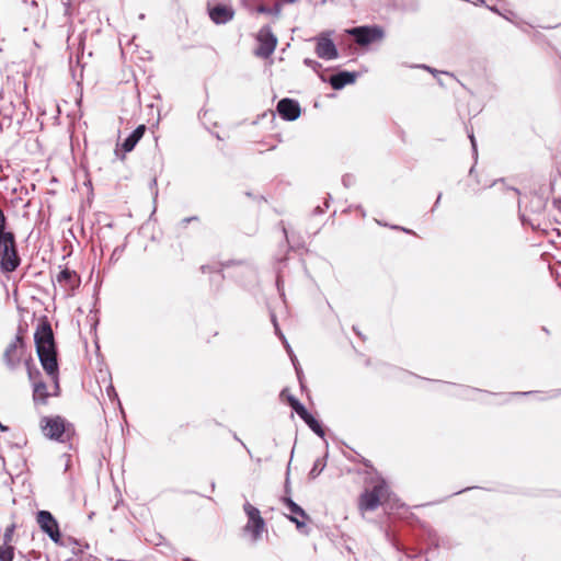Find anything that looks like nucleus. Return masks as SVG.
I'll return each instance as SVG.
<instances>
[{
  "mask_svg": "<svg viewBox=\"0 0 561 561\" xmlns=\"http://www.w3.org/2000/svg\"><path fill=\"white\" fill-rule=\"evenodd\" d=\"M37 355L44 370L55 380V387L58 389V362L57 351L54 340V333L50 324L45 321L34 334Z\"/></svg>",
  "mask_w": 561,
  "mask_h": 561,
  "instance_id": "f257e3e1",
  "label": "nucleus"
},
{
  "mask_svg": "<svg viewBox=\"0 0 561 561\" xmlns=\"http://www.w3.org/2000/svg\"><path fill=\"white\" fill-rule=\"evenodd\" d=\"M371 484V488L365 489L358 499V508L362 513L374 512L390 499V489L383 479L377 478Z\"/></svg>",
  "mask_w": 561,
  "mask_h": 561,
  "instance_id": "f03ea898",
  "label": "nucleus"
},
{
  "mask_svg": "<svg viewBox=\"0 0 561 561\" xmlns=\"http://www.w3.org/2000/svg\"><path fill=\"white\" fill-rule=\"evenodd\" d=\"M244 513L248 517V522L243 527V531L250 534L252 542H256L261 539L263 531L265 530V520L261 516L260 511L249 502L243 505Z\"/></svg>",
  "mask_w": 561,
  "mask_h": 561,
  "instance_id": "7ed1b4c3",
  "label": "nucleus"
},
{
  "mask_svg": "<svg viewBox=\"0 0 561 561\" xmlns=\"http://www.w3.org/2000/svg\"><path fill=\"white\" fill-rule=\"evenodd\" d=\"M207 11L215 24H226L234 16L231 0H209L207 2Z\"/></svg>",
  "mask_w": 561,
  "mask_h": 561,
  "instance_id": "20e7f679",
  "label": "nucleus"
},
{
  "mask_svg": "<svg viewBox=\"0 0 561 561\" xmlns=\"http://www.w3.org/2000/svg\"><path fill=\"white\" fill-rule=\"evenodd\" d=\"M347 33L360 46H367L383 37V31L378 26H357L347 30Z\"/></svg>",
  "mask_w": 561,
  "mask_h": 561,
  "instance_id": "39448f33",
  "label": "nucleus"
},
{
  "mask_svg": "<svg viewBox=\"0 0 561 561\" xmlns=\"http://www.w3.org/2000/svg\"><path fill=\"white\" fill-rule=\"evenodd\" d=\"M331 32H322L313 38L316 42V54L319 58L324 60H333L339 57V51L330 38Z\"/></svg>",
  "mask_w": 561,
  "mask_h": 561,
  "instance_id": "423d86ee",
  "label": "nucleus"
},
{
  "mask_svg": "<svg viewBox=\"0 0 561 561\" xmlns=\"http://www.w3.org/2000/svg\"><path fill=\"white\" fill-rule=\"evenodd\" d=\"M36 522L42 531H44L55 543H60L61 534L59 525L50 512L38 511Z\"/></svg>",
  "mask_w": 561,
  "mask_h": 561,
  "instance_id": "0eeeda50",
  "label": "nucleus"
},
{
  "mask_svg": "<svg viewBox=\"0 0 561 561\" xmlns=\"http://www.w3.org/2000/svg\"><path fill=\"white\" fill-rule=\"evenodd\" d=\"M24 348H25V345H24L23 337L19 333V334H16L14 340L7 346L4 354H3V360L10 369L13 370L19 366V364L24 355V351H25Z\"/></svg>",
  "mask_w": 561,
  "mask_h": 561,
  "instance_id": "6e6552de",
  "label": "nucleus"
},
{
  "mask_svg": "<svg viewBox=\"0 0 561 561\" xmlns=\"http://www.w3.org/2000/svg\"><path fill=\"white\" fill-rule=\"evenodd\" d=\"M257 41L259 47L255 49V55L261 58H268L276 48V36L270 27H262L259 32Z\"/></svg>",
  "mask_w": 561,
  "mask_h": 561,
  "instance_id": "1a4fd4ad",
  "label": "nucleus"
},
{
  "mask_svg": "<svg viewBox=\"0 0 561 561\" xmlns=\"http://www.w3.org/2000/svg\"><path fill=\"white\" fill-rule=\"evenodd\" d=\"M42 430L44 435L50 439L64 442L66 433V424L62 417H44L42 420Z\"/></svg>",
  "mask_w": 561,
  "mask_h": 561,
  "instance_id": "9d476101",
  "label": "nucleus"
},
{
  "mask_svg": "<svg viewBox=\"0 0 561 561\" xmlns=\"http://www.w3.org/2000/svg\"><path fill=\"white\" fill-rule=\"evenodd\" d=\"M277 113L284 121L293 122L296 121L300 114L301 108L299 103L293 99H282L278 101L276 106Z\"/></svg>",
  "mask_w": 561,
  "mask_h": 561,
  "instance_id": "9b49d317",
  "label": "nucleus"
},
{
  "mask_svg": "<svg viewBox=\"0 0 561 561\" xmlns=\"http://www.w3.org/2000/svg\"><path fill=\"white\" fill-rule=\"evenodd\" d=\"M356 78L357 73L350 71H340L335 75H332L328 80L323 75H320V79L323 82H329L334 90H341L345 85L354 83Z\"/></svg>",
  "mask_w": 561,
  "mask_h": 561,
  "instance_id": "f8f14e48",
  "label": "nucleus"
},
{
  "mask_svg": "<svg viewBox=\"0 0 561 561\" xmlns=\"http://www.w3.org/2000/svg\"><path fill=\"white\" fill-rule=\"evenodd\" d=\"M0 267L4 272H13L20 264L18 256L15 240L9 244L8 249L2 252Z\"/></svg>",
  "mask_w": 561,
  "mask_h": 561,
  "instance_id": "ddd939ff",
  "label": "nucleus"
},
{
  "mask_svg": "<svg viewBox=\"0 0 561 561\" xmlns=\"http://www.w3.org/2000/svg\"><path fill=\"white\" fill-rule=\"evenodd\" d=\"M284 504L293 514L289 516V519L296 524L298 529H301L306 525V520L309 519L307 513L304 511L301 506H299L296 502H294L290 497L283 499Z\"/></svg>",
  "mask_w": 561,
  "mask_h": 561,
  "instance_id": "4468645a",
  "label": "nucleus"
},
{
  "mask_svg": "<svg viewBox=\"0 0 561 561\" xmlns=\"http://www.w3.org/2000/svg\"><path fill=\"white\" fill-rule=\"evenodd\" d=\"M56 282L65 289V291H71L79 286L80 278L76 272L65 268L56 276Z\"/></svg>",
  "mask_w": 561,
  "mask_h": 561,
  "instance_id": "2eb2a0df",
  "label": "nucleus"
},
{
  "mask_svg": "<svg viewBox=\"0 0 561 561\" xmlns=\"http://www.w3.org/2000/svg\"><path fill=\"white\" fill-rule=\"evenodd\" d=\"M146 131L145 125H139L123 142L122 148L125 152L131 151L137 142L142 138Z\"/></svg>",
  "mask_w": 561,
  "mask_h": 561,
  "instance_id": "dca6fc26",
  "label": "nucleus"
},
{
  "mask_svg": "<svg viewBox=\"0 0 561 561\" xmlns=\"http://www.w3.org/2000/svg\"><path fill=\"white\" fill-rule=\"evenodd\" d=\"M49 396L44 381H38L33 385V400L36 404H46Z\"/></svg>",
  "mask_w": 561,
  "mask_h": 561,
  "instance_id": "f3484780",
  "label": "nucleus"
},
{
  "mask_svg": "<svg viewBox=\"0 0 561 561\" xmlns=\"http://www.w3.org/2000/svg\"><path fill=\"white\" fill-rule=\"evenodd\" d=\"M300 417L305 421V423L310 427V430L313 433H316L320 437H324L323 427L321 426L320 422L312 416V414H310L307 411V414H302Z\"/></svg>",
  "mask_w": 561,
  "mask_h": 561,
  "instance_id": "a211bd4d",
  "label": "nucleus"
},
{
  "mask_svg": "<svg viewBox=\"0 0 561 561\" xmlns=\"http://www.w3.org/2000/svg\"><path fill=\"white\" fill-rule=\"evenodd\" d=\"M282 5H283V2H276L272 8L266 7L264 4H260L255 9V11L257 13H262V14H271V15H274V16H279L280 12H282Z\"/></svg>",
  "mask_w": 561,
  "mask_h": 561,
  "instance_id": "6ab92c4d",
  "label": "nucleus"
},
{
  "mask_svg": "<svg viewBox=\"0 0 561 561\" xmlns=\"http://www.w3.org/2000/svg\"><path fill=\"white\" fill-rule=\"evenodd\" d=\"M25 366H26L28 379L33 382V385H35V382L42 381L39 379L41 371L34 365H32L31 359L25 360Z\"/></svg>",
  "mask_w": 561,
  "mask_h": 561,
  "instance_id": "aec40b11",
  "label": "nucleus"
},
{
  "mask_svg": "<svg viewBox=\"0 0 561 561\" xmlns=\"http://www.w3.org/2000/svg\"><path fill=\"white\" fill-rule=\"evenodd\" d=\"M14 558V547L11 545H1L0 546V561H13Z\"/></svg>",
  "mask_w": 561,
  "mask_h": 561,
  "instance_id": "412c9836",
  "label": "nucleus"
},
{
  "mask_svg": "<svg viewBox=\"0 0 561 561\" xmlns=\"http://www.w3.org/2000/svg\"><path fill=\"white\" fill-rule=\"evenodd\" d=\"M14 241V234L12 232H1L0 233V255L2 252L8 249L9 244Z\"/></svg>",
  "mask_w": 561,
  "mask_h": 561,
  "instance_id": "4be33fe9",
  "label": "nucleus"
},
{
  "mask_svg": "<svg viewBox=\"0 0 561 561\" xmlns=\"http://www.w3.org/2000/svg\"><path fill=\"white\" fill-rule=\"evenodd\" d=\"M324 467H325V461L321 458H318L313 462V466H312L311 470L309 471V478L316 479L323 471Z\"/></svg>",
  "mask_w": 561,
  "mask_h": 561,
  "instance_id": "5701e85b",
  "label": "nucleus"
},
{
  "mask_svg": "<svg viewBox=\"0 0 561 561\" xmlns=\"http://www.w3.org/2000/svg\"><path fill=\"white\" fill-rule=\"evenodd\" d=\"M531 204V210L534 213L540 214L545 208V203L541 197L534 196L530 201Z\"/></svg>",
  "mask_w": 561,
  "mask_h": 561,
  "instance_id": "b1692460",
  "label": "nucleus"
},
{
  "mask_svg": "<svg viewBox=\"0 0 561 561\" xmlns=\"http://www.w3.org/2000/svg\"><path fill=\"white\" fill-rule=\"evenodd\" d=\"M271 321H272V323L274 325L275 333L284 341L287 351L290 352L289 344L286 342L285 336L283 335V333L279 330V327H278V323H277V319H276V316H275L274 312H271Z\"/></svg>",
  "mask_w": 561,
  "mask_h": 561,
  "instance_id": "393cba45",
  "label": "nucleus"
},
{
  "mask_svg": "<svg viewBox=\"0 0 561 561\" xmlns=\"http://www.w3.org/2000/svg\"><path fill=\"white\" fill-rule=\"evenodd\" d=\"M14 530H15V525L12 524L10 526H8L5 528V531L3 534V537H2V543L3 545H10L12 539H13V534H14Z\"/></svg>",
  "mask_w": 561,
  "mask_h": 561,
  "instance_id": "a878e982",
  "label": "nucleus"
},
{
  "mask_svg": "<svg viewBox=\"0 0 561 561\" xmlns=\"http://www.w3.org/2000/svg\"><path fill=\"white\" fill-rule=\"evenodd\" d=\"M520 219H522V222H523L524 226L528 225L534 230H536V229H538L540 227V224L537 222V220H534V219L527 217L525 214L520 215Z\"/></svg>",
  "mask_w": 561,
  "mask_h": 561,
  "instance_id": "bb28decb",
  "label": "nucleus"
},
{
  "mask_svg": "<svg viewBox=\"0 0 561 561\" xmlns=\"http://www.w3.org/2000/svg\"><path fill=\"white\" fill-rule=\"evenodd\" d=\"M304 64L307 67L313 69L314 71H319L321 69V67H322V65L320 62H318V61H316L313 59H310V58H305L304 59Z\"/></svg>",
  "mask_w": 561,
  "mask_h": 561,
  "instance_id": "cd10ccee",
  "label": "nucleus"
},
{
  "mask_svg": "<svg viewBox=\"0 0 561 561\" xmlns=\"http://www.w3.org/2000/svg\"><path fill=\"white\" fill-rule=\"evenodd\" d=\"M124 252V247H116L113 252H112V255H111V261L112 262H116L118 261V259L121 257V255L123 254Z\"/></svg>",
  "mask_w": 561,
  "mask_h": 561,
  "instance_id": "c85d7f7f",
  "label": "nucleus"
},
{
  "mask_svg": "<svg viewBox=\"0 0 561 561\" xmlns=\"http://www.w3.org/2000/svg\"><path fill=\"white\" fill-rule=\"evenodd\" d=\"M468 137H469L470 142H471V147H472L473 156H474V158L477 159V157H478V148H477V141H476V138H474L473 133H472V131H471V133H469V134H468Z\"/></svg>",
  "mask_w": 561,
  "mask_h": 561,
  "instance_id": "c756f323",
  "label": "nucleus"
},
{
  "mask_svg": "<svg viewBox=\"0 0 561 561\" xmlns=\"http://www.w3.org/2000/svg\"><path fill=\"white\" fill-rule=\"evenodd\" d=\"M293 410L299 415L301 416L302 414H307V409L305 408V405L302 403H296V405L293 408Z\"/></svg>",
  "mask_w": 561,
  "mask_h": 561,
  "instance_id": "7c9ffc66",
  "label": "nucleus"
},
{
  "mask_svg": "<svg viewBox=\"0 0 561 561\" xmlns=\"http://www.w3.org/2000/svg\"><path fill=\"white\" fill-rule=\"evenodd\" d=\"M342 182L345 187H348L353 184L354 178L350 174H346L342 178Z\"/></svg>",
  "mask_w": 561,
  "mask_h": 561,
  "instance_id": "2f4dec72",
  "label": "nucleus"
},
{
  "mask_svg": "<svg viewBox=\"0 0 561 561\" xmlns=\"http://www.w3.org/2000/svg\"><path fill=\"white\" fill-rule=\"evenodd\" d=\"M107 396L112 399H117V393L112 385H110L106 389Z\"/></svg>",
  "mask_w": 561,
  "mask_h": 561,
  "instance_id": "473e14b6",
  "label": "nucleus"
},
{
  "mask_svg": "<svg viewBox=\"0 0 561 561\" xmlns=\"http://www.w3.org/2000/svg\"><path fill=\"white\" fill-rule=\"evenodd\" d=\"M287 400H288V403H289V405H290L291 408H294V407L296 405V403H299V402H300V401H299L297 398H295L294 396H288Z\"/></svg>",
  "mask_w": 561,
  "mask_h": 561,
  "instance_id": "72a5a7b5",
  "label": "nucleus"
},
{
  "mask_svg": "<svg viewBox=\"0 0 561 561\" xmlns=\"http://www.w3.org/2000/svg\"><path fill=\"white\" fill-rule=\"evenodd\" d=\"M391 228H392V229H396V230H401V231H403V232H405V233H412V234H415L412 230L407 229V228L401 227V226H391Z\"/></svg>",
  "mask_w": 561,
  "mask_h": 561,
  "instance_id": "f704fd0d",
  "label": "nucleus"
},
{
  "mask_svg": "<svg viewBox=\"0 0 561 561\" xmlns=\"http://www.w3.org/2000/svg\"><path fill=\"white\" fill-rule=\"evenodd\" d=\"M193 220H197V217H195V216L186 217V218L182 219L181 224L185 227L187 224H190Z\"/></svg>",
  "mask_w": 561,
  "mask_h": 561,
  "instance_id": "c9c22d12",
  "label": "nucleus"
},
{
  "mask_svg": "<svg viewBox=\"0 0 561 561\" xmlns=\"http://www.w3.org/2000/svg\"><path fill=\"white\" fill-rule=\"evenodd\" d=\"M504 19L507 21H512V16H514V13L512 11H508L507 14H501Z\"/></svg>",
  "mask_w": 561,
  "mask_h": 561,
  "instance_id": "e433bc0d",
  "label": "nucleus"
},
{
  "mask_svg": "<svg viewBox=\"0 0 561 561\" xmlns=\"http://www.w3.org/2000/svg\"><path fill=\"white\" fill-rule=\"evenodd\" d=\"M560 394H561V389H559V390H553V391L550 393L549 398H556V397H558V396H560Z\"/></svg>",
  "mask_w": 561,
  "mask_h": 561,
  "instance_id": "4c0bfd02",
  "label": "nucleus"
},
{
  "mask_svg": "<svg viewBox=\"0 0 561 561\" xmlns=\"http://www.w3.org/2000/svg\"><path fill=\"white\" fill-rule=\"evenodd\" d=\"M440 198H442V193H439V194H438V196H437V198H436V202H435L434 207H433V209H432V210H434V209L438 206V204H439V202H440Z\"/></svg>",
  "mask_w": 561,
  "mask_h": 561,
  "instance_id": "58836bf2",
  "label": "nucleus"
},
{
  "mask_svg": "<svg viewBox=\"0 0 561 561\" xmlns=\"http://www.w3.org/2000/svg\"><path fill=\"white\" fill-rule=\"evenodd\" d=\"M489 9H490L492 12H495V13H497V14H500V15L502 14V13L497 10V8H496V7H489Z\"/></svg>",
  "mask_w": 561,
  "mask_h": 561,
  "instance_id": "ea45409f",
  "label": "nucleus"
},
{
  "mask_svg": "<svg viewBox=\"0 0 561 561\" xmlns=\"http://www.w3.org/2000/svg\"><path fill=\"white\" fill-rule=\"evenodd\" d=\"M276 284H277V288H278L280 295H284V293L280 289V280H279V278H277Z\"/></svg>",
  "mask_w": 561,
  "mask_h": 561,
  "instance_id": "a19ab883",
  "label": "nucleus"
},
{
  "mask_svg": "<svg viewBox=\"0 0 561 561\" xmlns=\"http://www.w3.org/2000/svg\"><path fill=\"white\" fill-rule=\"evenodd\" d=\"M463 391H465V392H478L479 390H477V389H469V388H466V389H463ZM467 394H468V393H466V396H467Z\"/></svg>",
  "mask_w": 561,
  "mask_h": 561,
  "instance_id": "79ce46f5",
  "label": "nucleus"
},
{
  "mask_svg": "<svg viewBox=\"0 0 561 561\" xmlns=\"http://www.w3.org/2000/svg\"><path fill=\"white\" fill-rule=\"evenodd\" d=\"M202 271L203 273H206L207 271H210V266L203 265Z\"/></svg>",
  "mask_w": 561,
  "mask_h": 561,
  "instance_id": "37998d69",
  "label": "nucleus"
},
{
  "mask_svg": "<svg viewBox=\"0 0 561 561\" xmlns=\"http://www.w3.org/2000/svg\"><path fill=\"white\" fill-rule=\"evenodd\" d=\"M533 392L531 391H528V392H516V394H522V396H527V394H531Z\"/></svg>",
  "mask_w": 561,
  "mask_h": 561,
  "instance_id": "c03bdc74",
  "label": "nucleus"
},
{
  "mask_svg": "<svg viewBox=\"0 0 561 561\" xmlns=\"http://www.w3.org/2000/svg\"><path fill=\"white\" fill-rule=\"evenodd\" d=\"M323 210L320 208V206H317V208L314 209V213H322Z\"/></svg>",
  "mask_w": 561,
  "mask_h": 561,
  "instance_id": "a18cd8bd",
  "label": "nucleus"
},
{
  "mask_svg": "<svg viewBox=\"0 0 561 561\" xmlns=\"http://www.w3.org/2000/svg\"><path fill=\"white\" fill-rule=\"evenodd\" d=\"M423 68H425L426 70L431 71V72H434V70H432L430 67L427 66H423Z\"/></svg>",
  "mask_w": 561,
  "mask_h": 561,
  "instance_id": "49530a36",
  "label": "nucleus"
},
{
  "mask_svg": "<svg viewBox=\"0 0 561 561\" xmlns=\"http://www.w3.org/2000/svg\"><path fill=\"white\" fill-rule=\"evenodd\" d=\"M291 362H293L294 368H297V365H296L295 358H291Z\"/></svg>",
  "mask_w": 561,
  "mask_h": 561,
  "instance_id": "de8ad7c7",
  "label": "nucleus"
},
{
  "mask_svg": "<svg viewBox=\"0 0 561 561\" xmlns=\"http://www.w3.org/2000/svg\"><path fill=\"white\" fill-rule=\"evenodd\" d=\"M291 362H293L294 368H297V365H296L295 358H291Z\"/></svg>",
  "mask_w": 561,
  "mask_h": 561,
  "instance_id": "09e8293b",
  "label": "nucleus"
},
{
  "mask_svg": "<svg viewBox=\"0 0 561 561\" xmlns=\"http://www.w3.org/2000/svg\"><path fill=\"white\" fill-rule=\"evenodd\" d=\"M291 362H293L294 368H297V365H296L295 358H291Z\"/></svg>",
  "mask_w": 561,
  "mask_h": 561,
  "instance_id": "8fccbe9b",
  "label": "nucleus"
},
{
  "mask_svg": "<svg viewBox=\"0 0 561 561\" xmlns=\"http://www.w3.org/2000/svg\"><path fill=\"white\" fill-rule=\"evenodd\" d=\"M473 171H474V168L472 167L469 171V174L472 175L473 174Z\"/></svg>",
  "mask_w": 561,
  "mask_h": 561,
  "instance_id": "3c124183",
  "label": "nucleus"
},
{
  "mask_svg": "<svg viewBox=\"0 0 561 561\" xmlns=\"http://www.w3.org/2000/svg\"><path fill=\"white\" fill-rule=\"evenodd\" d=\"M542 331H545L546 333H549L548 329L547 328H542Z\"/></svg>",
  "mask_w": 561,
  "mask_h": 561,
  "instance_id": "603ef678",
  "label": "nucleus"
},
{
  "mask_svg": "<svg viewBox=\"0 0 561 561\" xmlns=\"http://www.w3.org/2000/svg\"><path fill=\"white\" fill-rule=\"evenodd\" d=\"M296 0H285L284 2H295Z\"/></svg>",
  "mask_w": 561,
  "mask_h": 561,
  "instance_id": "864d4df0",
  "label": "nucleus"
}]
</instances>
